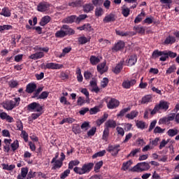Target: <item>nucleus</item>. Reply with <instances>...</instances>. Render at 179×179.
<instances>
[{
    "instance_id": "nucleus-1",
    "label": "nucleus",
    "mask_w": 179,
    "mask_h": 179,
    "mask_svg": "<svg viewBox=\"0 0 179 179\" xmlns=\"http://www.w3.org/2000/svg\"><path fill=\"white\" fill-rule=\"evenodd\" d=\"M29 111H36L38 113H32L31 117L32 120H37L38 117L43 115V106H41L37 102H32L27 106Z\"/></svg>"
},
{
    "instance_id": "nucleus-2",
    "label": "nucleus",
    "mask_w": 179,
    "mask_h": 179,
    "mask_svg": "<svg viewBox=\"0 0 179 179\" xmlns=\"http://www.w3.org/2000/svg\"><path fill=\"white\" fill-rule=\"evenodd\" d=\"M93 167H94V164L90 162L87 164H84L81 168L76 166L73 169V171L74 173H76V174L83 176V174H89V172L91 170H93Z\"/></svg>"
},
{
    "instance_id": "nucleus-3",
    "label": "nucleus",
    "mask_w": 179,
    "mask_h": 179,
    "mask_svg": "<svg viewBox=\"0 0 179 179\" xmlns=\"http://www.w3.org/2000/svg\"><path fill=\"white\" fill-rule=\"evenodd\" d=\"M19 103H20V97L14 98V101H6V102L3 103L2 106L5 110L10 111L13 110L15 107H17V106H19Z\"/></svg>"
},
{
    "instance_id": "nucleus-4",
    "label": "nucleus",
    "mask_w": 179,
    "mask_h": 179,
    "mask_svg": "<svg viewBox=\"0 0 179 179\" xmlns=\"http://www.w3.org/2000/svg\"><path fill=\"white\" fill-rule=\"evenodd\" d=\"M150 169V165L148 162H141L134 166L131 171L136 173H142V171H148Z\"/></svg>"
},
{
    "instance_id": "nucleus-5",
    "label": "nucleus",
    "mask_w": 179,
    "mask_h": 179,
    "mask_svg": "<svg viewBox=\"0 0 179 179\" xmlns=\"http://www.w3.org/2000/svg\"><path fill=\"white\" fill-rule=\"evenodd\" d=\"M50 51V48L48 47L46 48H41V52H37L34 54H32L29 56L30 59H34L36 61L37 59H41V58H44L45 55L44 52H48Z\"/></svg>"
},
{
    "instance_id": "nucleus-6",
    "label": "nucleus",
    "mask_w": 179,
    "mask_h": 179,
    "mask_svg": "<svg viewBox=\"0 0 179 179\" xmlns=\"http://www.w3.org/2000/svg\"><path fill=\"white\" fill-rule=\"evenodd\" d=\"M62 68H64L63 64L54 62L47 63L44 66V69H62Z\"/></svg>"
},
{
    "instance_id": "nucleus-7",
    "label": "nucleus",
    "mask_w": 179,
    "mask_h": 179,
    "mask_svg": "<svg viewBox=\"0 0 179 179\" xmlns=\"http://www.w3.org/2000/svg\"><path fill=\"white\" fill-rule=\"evenodd\" d=\"M106 65V62H102L101 64H99L96 66L97 72H99V73H100V75H103V73H106V72H107V71H108V69H107Z\"/></svg>"
},
{
    "instance_id": "nucleus-8",
    "label": "nucleus",
    "mask_w": 179,
    "mask_h": 179,
    "mask_svg": "<svg viewBox=\"0 0 179 179\" xmlns=\"http://www.w3.org/2000/svg\"><path fill=\"white\" fill-rule=\"evenodd\" d=\"M83 0H71L69 1L68 5L71 8H79L83 5Z\"/></svg>"
},
{
    "instance_id": "nucleus-9",
    "label": "nucleus",
    "mask_w": 179,
    "mask_h": 179,
    "mask_svg": "<svg viewBox=\"0 0 179 179\" xmlns=\"http://www.w3.org/2000/svg\"><path fill=\"white\" fill-rule=\"evenodd\" d=\"M36 89H37V85L34 83H31L27 85L25 92L26 93L31 94V93H34V92H36Z\"/></svg>"
},
{
    "instance_id": "nucleus-10",
    "label": "nucleus",
    "mask_w": 179,
    "mask_h": 179,
    "mask_svg": "<svg viewBox=\"0 0 179 179\" xmlns=\"http://www.w3.org/2000/svg\"><path fill=\"white\" fill-rule=\"evenodd\" d=\"M157 106L158 107L159 110H164V111H167L169 107H170V103L166 101H160Z\"/></svg>"
},
{
    "instance_id": "nucleus-11",
    "label": "nucleus",
    "mask_w": 179,
    "mask_h": 179,
    "mask_svg": "<svg viewBox=\"0 0 179 179\" xmlns=\"http://www.w3.org/2000/svg\"><path fill=\"white\" fill-rule=\"evenodd\" d=\"M136 84V80L132 79L131 80H125L122 83V86L124 89H131V86Z\"/></svg>"
},
{
    "instance_id": "nucleus-12",
    "label": "nucleus",
    "mask_w": 179,
    "mask_h": 179,
    "mask_svg": "<svg viewBox=\"0 0 179 179\" xmlns=\"http://www.w3.org/2000/svg\"><path fill=\"white\" fill-rule=\"evenodd\" d=\"M0 118L1 120H6L7 122H14L15 120L10 115H8V113L5 112L0 113Z\"/></svg>"
},
{
    "instance_id": "nucleus-13",
    "label": "nucleus",
    "mask_w": 179,
    "mask_h": 179,
    "mask_svg": "<svg viewBox=\"0 0 179 179\" xmlns=\"http://www.w3.org/2000/svg\"><path fill=\"white\" fill-rule=\"evenodd\" d=\"M138 61V57L136 55H133L130 56L129 59L127 60V66H134Z\"/></svg>"
},
{
    "instance_id": "nucleus-14",
    "label": "nucleus",
    "mask_w": 179,
    "mask_h": 179,
    "mask_svg": "<svg viewBox=\"0 0 179 179\" xmlns=\"http://www.w3.org/2000/svg\"><path fill=\"white\" fill-rule=\"evenodd\" d=\"M62 29L64 33H66V36H72L75 34V30L71 28L69 25H66V24L63 25Z\"/></svg>"
},
{
    "instance_id": "nucleus-15",
    "label": "nucleus",
    "mask_w": 179,
    "mask_h": 179,
    "mask_svg": "<svg viewBox=\"0 0 179 179\" xmlns=\"http://www.w3.org/2000/svg\"><path fill=\"white\" fill-rule=\"evenodd\" d=\"M163 55H166V50L160 51L159 50H155L152 52V58L153 59H157L159 57H162Z\"/></svg>"
},
{
    "instance_id": "nucleus-16",
    "label": "nucleus",
    "mask_w": 179,
    "mask_h": 179,
    "mask_svg": "<svg viewBox=\"0 0 179 179\" xmlns=\"http://www.w3.org/2000/svg\"><path fill=\"white\" fill-rule=\"evenodd\" d=\"M29 173V169L27 167H23L21 169V175L19 174L17 176V179H24L26 177H27V174Z\"/></svg>"
},
{
    "instance_id": "nucleus-17",
    "label": "nucleus",
    "mask_w": 179,
    "mask_h": 179,
    "mask_svg": "<svg viewBox=\"0 0 179 179\" xmlns=\"http://www.w3.org/2000/svg\"><path fill=\"white\" fill-rule=\"evenodd\" d=\"M146 16V13H145L143 10L141 11L140 14H138L135 20H134V23L136 24H138V23H141L142 20H143L144 17Z\"/></svg>"
},
{
    "instance_id": "nucleus-18",
    "label": "nucleus",
    "mask_w": 179,
    "mask_h": 179,
    "mask_svg": "<svg viewBox=\"0 0 179 179\" xmlns=\"http://www.w3.org/2000/svg\"><path fill=\"white\" fill-rule=\"evenodd\" d=\"M90 62L93 66L99 65L100 64V58L96 57L95 55H91L90 57Z\"/></svg>"
},
{
    "instance_id": "nucleus-19",
    "label": "nucleus",
    "mask_w": 179,
    "mask_h": 179,
    "mask_svg": "<svg viewBox=\"0 0 179 179\" xmlns=\"http://www.w3.org/2000/svg\"><path fill=\"white\" fill-rule=\"evenodd\" d=\"M176 43V37L173 36H168L164 41V45H169V44H174Z\"/></svg>"
},
{
    "instance_id": "nucleus-20",
    "label": "nucleus",
    "mask_w": 179,
    "mask_h": 179,
    "mask_svg": "<svg viewBox=\"0 0 179 179\" xmlns=\"http://www.w3.org/2000/svg\"><path fill=\"white\" fill-rule=\"evenodd\" d=\"M37 9L38 12H45L48 9V6L45 2H41L38 3Z\"/></svg>"
},
{
    "instance_id": "nucleus-21",
    "label": "nucleus",
    "mask_w": 179,
    "mask_h": 179,
    "mask_svg": "<svg viewBox=\"0 0 179 179\" xmlns=\"http://www.w3.org/2000/svg\"><path fill=\"white\" fill-rule=\"evenodd\" d=\"M51 22V17L48 15H45L43 17L41 20V22H39L40 26H45V24H48Z\"/></svg>"
},
{
    "instance_id": "nucleus-22",
    "label": "nucleus",
    "mask_w": 179,
    "mask_h": 179,
    "mask_svg": "<svg viewBox=\"0 0 179 179\" xmlns=\"http://www.w3.org/2000/svg\"><path fill=\"white\" fill-rule=\"evenodd\" d=\"M76 20V15H70L63 20L64 23H67L68 24H72L75 23Z\"/></svg>"
},
{
    "instance_id": "nucleus-23",
    "label": "nucleus",
    "mask_w": 179,
    "mask_h": 179,
    "mask_svg": "<svg viewBox=\"0 0 179 179\" xmlns=\"http://www.w3.org/2000/svg\"><path fill=\"white\" fill-rule=\"evenodd\" d=\"M124 47L125 43H124V41H120L116 44H115L113 50H115V51H120V50L124 49Z\"/></svg>"
},
{
    "instance_id": "nucleus-24",
    "label": "nucleus",
    "mask_w": 179,
    "mask_h": 179,
    "mask_svg": "<svg viewBox=\"0 0 179 179\" xmlns=\"http://www.w3.org/2000/svg\"><path fill=\"white\" fill-rule=\"evenodd\" d=\"M107 118H108V113H105L101 119H98L96 121V125L98 127H100L101 124H103V122H106V121H107Z\"/></svg>"
},
{
    "instance_id": "nucleus-25",
    "label": "nucleus",
    "mask_w": 179,
    "mask_h": 179,
    "mask_svg": "<svg viewBox=\"0 0 179 179\" xmlns=\"http://www.w3.org/2000/svg\"><path fill=\"white\" fill-rule=\"evenodd\" d=\"M0 15H1V16H4L5 17H10V15H12V13H10V10H9V8L4 7L2 8Z\"/></svg>"
},
{
    "instance_id": "nucleus-26",
    "label": "nucleus",
    "mask_w": 179,
    "mask_h": 179,
    "mask_svg": "<svg viewBox=\"0 0 179 179\" xmlns=\"http://www.w3.org/2000/svg\"><path fill=\"white\" fill-rule=\"evenodd\" d=\"M94 9V6L92 3H87L83 6V10L85 13H89V12H92Z\"/></svg>"
},
{
    "instance_id": "nucleus-27",
    "label": "nucleus",
    "mask_w": 179,
    "mask_h": 179,
    "mask_svg": "<svg viewBox=\"0 0 179 179\" xmlns=\"http://www.w3.org/2000/svg\"><path fill=\"white\" fill-rule=\"evenodd\" d=\"M55 37L57 38H64V37H66V34L64 31V29H62V27H61L60 30L57 31L55 34Z\"/></svg>"
},
{
    "instance_id": "nucleus-28",
    "label": "nucleus",
    "mask_w": 179,
    "mask_h": 179,
    "mask_svg": "<svg viewBox=\"0 0 179 179\" xmlns=\"http://www.w3.org/2000/svg\"><path fill=\"white\" fill-rule=\"evenodd\" d=\"M76 73L77 75V80L79 83H82L83 82V76H82V70L80 68L78 67L76 69Z\"/></svg>"
},
{
    "instance_id": "nucleus-29",
    "label": "nucleus",
    "mask_w": 179,
    "mask_h": 179,
    "mask_svg": "<svg viewBox=\"0 0 179 179\" xmlns=\"http://www.w3.org/2000/svg\"><path fill=\"white\" fill-rule=\"evenodd\" d=\"M63 162L59 159H56L52 167V170H57V169H61L62 167Z\"/></svg>"
},
{
    "instance_id": "nucleus-30",
    "label": "nucleus",
    "mask_w": 179,
    "mask_h": 179,
    "mask_svg": "<svg viewBox=\"0 0 179 179\" xmlns=\"http://www.w3.org/2000/svg\"><path fill=\"white\" fill-rule=\"evenodd\" d=\"M124 64V62H120L117 66L115 67V69L113 70L114 73L116 75H118L121 71H122V65Z\"/></svg>"
},
{
    "instance_id": "nucleus-31",
    "label": "nucleus",
    "mask_w": 179,
    "mask_h": 179,
    "mask_svg": "<svg viewBox=\"0 0 179 179\" xmlns=\"http://www.w3.org/2000/svg\"><path fill=\"white\" fill-rule=\"evenodd\" d=\"M139 113L137 110H132L130 113H128L126 115V118H129V120H134V118H136Z\"/></svg>"
},
{
    "instance_id": "nucleus-32",
    "label": "nucleus",
    "mask_w": 179,
    "mask_h": 179,
    "mask_svg": "<svg viewBox=\"0 0 179 179\" xmlns=\"http://www.w3.org/2000/svg\"><path fill=\"white\" fill-rule=\"evenodd\" d=\"M76 121V120L72 118V117H67V118H64L60 122L59 124L60 125H64V124L67 123V124H72L73 122H75Z\"/></svg>"
},
{
    "instance_id": "nucleus-33",
    "label": "nucleus",
    "mask_w": 179,
    "mask_h": 179,
    "mask_svg": "<svg viewBox=\"0 0 179 179\" xmlns=\"http://www.w3.org/2000/svg\"><path fill=\"white\" fill-rule=\"evenodd\" d=\"M132 163L133 162L131 160H129L126 162H124L122 164V169L124 170V171H127V170H129V167L132 166Z\"/></svg>"
},
{
    "instance_id": "nucleus-34",
    "label": "nucleus",
    "mask_w": 179,
    "mask_h": 179,
    "mask_svg": "<svg viewBox=\"0 0 179 179\" xmlns=\"http://www.w3.org/2000/svg\"><path fill=\"white\" fill-rule=\"evenodd\" d=\"M133 29L135 30L136 33H138V34H145V29L141 25L134 27Z\"/></svg>"
},
{
    "instance_id": "nucleus-35",
    "label": "nucleus",
    "mask_w": 179,
    "mask_h": 179,
    "mask_svg": "<svg viewBox=\"0 0 179 179\" xmlns=\"http://www.w3.org/2000/svg\"><path fill=\"white\" fill-rule=\"evenodd\" d=\"M116 34L117 36H122V37H127V36H135V34H136V33L124 32L121 31H116Z\"/></svg>"
},
{
    "instance_id": "nucleus-36",
    "label": "nucleus",
    "mask_w": 179,
    "mask_h": 179,
    "mask_svg": "<svg viewBox=\"0 0 179 179\" xmlns=\"http://www.w3.org/2000/svg\"><path fill=\"white\" fill-rule=\"evenodd\" d=\"M136 127L140 129H145V128H148V124H146V122L140 120L136 122Z\"/></svg>"
},
{
    "instance_id": "nucleus-37",
    "label": "nucleus",
    "mask_w": 179,
    "mask_h": 179,
    "mask_svg": "<svg viewBox=\"0 0 179 179\" xmlns=\"http://www.w3.org/2000/svg\"><path fill=\"white\" fill-rule=\"evenodd\" d=\"M152 101V96L150 95H145L142 98L141 104H148Z\"/></svg>"
},
{
    "instance_id": "nucleus-38",
    "label": "nucleus",
    "mask_w": 179,
    "mask_h": 179,
    "mask_svg": "<svg viewBox=\"0 0 179 179\" xmlns=\"http://www.w3.org/2000/svg\"><path fill=\"white\" fill-rule=\"evenodd\" d=\"M80 164V162L78 159L72 160L69 163V169L72 170L74 166H79Z\"/></svg>"
},
{
    "instance_id": "nucleus-39",
    "label": "nucleus",
    "mask_w": 179,
    "mask_h": 179,
    "mask_svg": "<svg viewBox=\"0 0 179 179\" xmlns=\"http://www.w3.org/2000/svg\"><path fill=\"white\" fill-rule=\"evenodd\" d=\"M19 85V82L16 80H11L8 82V86L10 89H15Z\"/></svg>"
},
{
    "instance_id": "nucleus-40",
    "label": "nucleus",
    "mask_w": 179,
    "mask_h": 179,
    "mask_svg": "<svg viewBox=\"0 0 179 179\" xmlns=\"http://www.w3.org/2000/svg\"><path fill=\"white\" fill-rule=\"evenodd\" d=\"M16 125L18 131H22L21 135H26V132L23 131V123L22 122V121L20 120L17 121L16 123Z\"/></svg>"
},
{
    "instance_id": "nucleus-41",
    "label": "nucleus",
    "mask_w": 179,
    "mask_h": 179,
    "mask_svg": "<svg viewBox=\"0 0 179 179\" xmlns=\"http://www.w3.org/2000/svg\"><path fill=\"white\" fill-rule=\"evenodd\" d=\"M104 14V10H103L101 7H97L95 9V16L97 17H100V16H103Z\"/></svg>"
},
{
    "instance_id": "nucleus-42",
    "label": "nucleus",
    "mask_w": 179,
    "mask_h": 179,
    "mask_svg": "<svg viewBox=\"0 0 179 179\" xmlns=\"http://www.w3.org/2000/svg\"><path fill=\"white\" fill-rule=\"evenodd\" d=\"M72 131L76 135L80 134V126L78 124H73Z\"/></svg>"
},
{
    "instance_id": "nucleus-43",
    "label": "nucleus",
    "mask_w": 179,
    "mask_h": 179,
    "mask_svg": "<svg viewBox=\"0 0 179 179\" xmlns=\"http://www.w3.org/2000/svg\"><path fill=\"white\" fill-rule=\"evenodd\" d=\"M159 2L166 5L167 9H171V3H173V0H159Z\"/></svg>"
},
{
    "instance_id": "nucleus-44",
    "label": "nucleus",
    "mask_w": 179,
    "mask_h": 179,
    "mask_svg": "<svg viewBox=\"0 0 179 179\" xmlns=\"http://www.w3.org/2000/svg\"><path fill=\"white\" fill-rule=\"evenodd\" d=\"M128 111H131V107L129 106L121 110L120 112L117 114V117H124V115H125Z\"/></svg>"
},
{
    "instance_id": "nucleus-45",
    "label": "nucleus",
    "mask_w": 179,
    "mask_h": 179,
    "mask_svg": "<svg viewBox=\"0 0 179 179\" xmlns=\"http://www.w3.org/2000/svg\"><path fill=\"white\" fill-rule=\"evenodd\" d=\"M106 155V150L99 151L92 155V159H97V157H103Z\"/></svg>"
},
{
    "instance_id": "nucleus-46",
    "label": "nucleus",
    "mask_w": 179,
    "mask_h": 179,
    "mask_svg": "<svg viewBox=\"0 0 179 179\" xmlns=\"http://www.w3.org/2000/svg\"><path fill=\"white\" fill-rule=\"evenodd\" d=\"M49 94H50V92H48L47 91H43L39 95L38 99H39V100H45V99L48 98Z\"/></svg>"
},
{
    "instance_id": "nucleus-47",
    "label": "nucleus",
    "mask_w": 179,
    "mask_h": 179,
    "mask_svg": "<svg viewBox=\"0 0 179 179\" xmlns=\"http://www.w3.org/2000/svg\"><path fill=\"white\" fill-rule=\"evenodd\" d=\"M78 41L79 44L83 45L86 44V43H87L88 41H90V40H88L87 38H86V36H80L78 38Z\"/></svg>"
},
{
    "instance_id": "nucleus-48",
    "label": "nucleus",
    "mask_w": 179,
    "mask_h": 179,
    "mask_svg": "<svg viewBox=\"0 0 179 179\" xmlns=\"http://www.w3.org/2000/svg\"><path fill=\"white\" fill-rule=\"evenodd\" d=\"M13 27L12 25L6 24V25H0V32L4 31V30H12Z\"/></svg>"
},
{
    "instance_id": "nucleus-49",
    "label": "nucleus",
    "mask_w": 179,
    "mask_h": 179,
    "mask_svg": "<svg viewBox=\"0 0 179 179\" xmlns=\"http://www.w3.org/2000/svg\"><path fill=\"white\" fill-rule=\"evenodd\" d=\"M10 146L13 152L17 150L19 148V141L17 140L14 141V142L11 143Z\"/></svg>"
},
{
    "instance_id": "nucleus-50",
    "label": "nucleus",
    "mask_w": 179,
    "mask_h": 179,
    "mask_svg": "<svg viewBox=\"0 0 179 179\" xmlns=\"http://www.w3.org/2000/svg\"><path fill=\"white\" fill-rule=\"evenodd\" d=\"M103 161H99V162H97L95 166H94V171L95 173H99L100 169H101V167H103Z\"/></svg>"
},
{
    "instance_id": "nucleus-51",
    "label": "nucleus",
    "mask_w": 179,
    "mask_h": 179,
    "mask_svg": "<svg viewBox=\"0 0 179 179\" xmlns=\"http://www.w3.org/2000/svg\"><path fill=\"white\" fill-rule=\"evenodd\" d=\"M177 69V67L175 65L171 66L166 72V75H170L174 72H176V70Z\"/></svg>"
},
{
    "instance_id": "nucleus-52",
    "label": "nucleus",
    "mask_w": 179,
    "mask_h": 179,
    "mask_svg": "<svg viewBox=\"0 0 179 179\" xmlns=\"http://www.w3.org/2000/svg\"><path fill=\"white\" fill-rule=\"evenodd\" d=\"M69 174H71V170L69 169L60 174V178L65 179L68 176H69Z\"/></svg>"
},
{
    "instance_id": "nucleus-53",
    "label": "nucleus",
    "mask_w": 179,
    "mask_h": 179,
    "mask_svg": "<svg viewBox=\"0 0 179 179\" xmlns=\"http://www.w3.org/2000/svg\"><path fill=\"white\" fill-rule=\"evenodd\" d=\"M81 93H83V94H85V96H86V103H90V99H89V91H87V89L83 88L81 90Z\"/></svg>"
},
{
    "instance_id": "nucleus-54",
    "label": "nucleus",
    "mask_w": 179,
    "mask_h": 179,
    "mask_svg": "<svg viewBox=\"0 0 179 179\" xmlns=\"http://www.w3.org/2000/svg\"><path fill=\"white\" fill-rule=\"evenodd\" d=\"M165 55H168V58H176L177 57V53L174 52H171L170 50H165Z\"/></svg>"
},
{
    "instance_id": "nucleus-55",
    "label": "nucleus",
    "mask_w": 179,
    "mask_h": 179,
    "mask_svg": "<svg viewBox=\"0 0 179 179\" xmlns=\"http://www.w3.org/2000/svg\"><path fill=\"white\" fill-rule=\"evenodd\" d=\"M105 100L108 108H113V98L107 97Z\"/></svg>"
},
{
    "instance_id": "nucleus-56",
    "label": "nucleus",
    "mask_w": 179,
    "mask_h": 179,
    "mask_svg": "<svg viewBox=\"0 0 179 179\" xmlns=\"http://www.w3.org/2000/svg\"><path fill=\"white\" fill-rule=\"evenodd\" d=\"M93 76V74L89 71H86L84 72V78L85 80H90Z\"/></svg>"
},
{
    "instance_id": "nucleus-57",
    "label": "nucleus",
    "mask_w": 179,
    "mask_h": 179,
    "mask_svg": "<svg viewBox=\"0 0 179 179\" xmlns=\"http://www.w3.org/2000/svg\"><path fill=\"white\" fill-rule=\"evenodd\" d=\"M153 17H148L143 21V24H152L153 23Z\"/></svg>"
},
{
    "instance_id": "nucleus-58",
    "label": "nucleus",
    "mask_w": 179,
    "mask_h": 179,
    "mask_svg": "<svg viewBox=\"0 0 179 179\" xmlns=\"http://www.w3.org/2000/svg\"><path fill=\"white\" fill-rule=\"evenodd\" d=\"M85 103H86V100H85V98L82 96H79L77 100L78 106H80V107H82V106H83Z\"/></svg>"
},
{
    "instance_id": "nucleus-59",
    "label": "nucleus",
    "mask_w": 179,
    "mask_h": 179,
    "mask_svg": "<svg viewBox=\"0 0 179 179\" xmlns=\"http://www.w3.org/2000/svg\"><path fill=\"white\" fill-rule=\"evenodd\" d=\"M165 129H162L160 127L157 126L154 129V134H164Z\"/></svg>"
},
{
    "instance_id": "nucleus-60",
    "label": "nucleus",
    "mask_w": 179,
    "mask_h": 179,
    "mask_svg": "<svg viewBox=\"0 0 179 179\" xmlns=\"http://www.w3.org/2000/svg\"><path fill=\"white\" fill-rule=\"evenodd\" d=\"M141 152V148H136L133 150L128 155L129 157H134L136 155V153H139Z\"/></svg>"
},
{
    "instance_id": "nucleus-61",
    "label": "nucleus",
    "mask_w": 179,
    "mask_h": 179,
    "mask_svg": "<svg viewBox=\"0 0 179 179\" xmlns=\"http://www.w3.org/2000/svg\"><path fill=\"white\" fill-rule=\"evenodd\" d=\"M129 12H131V10H129L128 8H122V13L124 17H128V16H129Z\"/></svg>"
},
{
    "instance_id": "nucleus-62",
    "label": "nucleus",
    "mask_w": 179,
    "mask_h": 179,
    "mask_svg": "<svg viewBox=\"0 0 179 179\" xmlns=\"http://www.w3.org/2000/svg\"><path fill=\"white\" fill-rule=\"evenodd\" d=\"M36 176V173L33 172V171L30 170L27 176V179L35 178Z\"/></svg>"
},
{
    "instance_id": "nucleus-63",
    "label": "nucleus",
    "mask_w": 179,
    "mask_h": 179,
    "mask_svg": "<svg viewBox=\"0 0 179 179\" xmlns=\"http://www.w3.org/2000/svg\"><path fill=\"white\" fill-rule=\"evenodd\" d=\"M168 135H178V129H170L167 131Z\"/></svg>"
},
{
    "instance_id": "nucleus-64",
    "label": "nucleus",
    "mask_w": 179,
    "mask_h": 179,
    "mask_svg": "<svg viewBox=\"0 0 179 179\" xmlns=\"http://www.w3.org/2000/svg\"><path fill=\"white\" fill-rule=\"evenodd\" d=\"M90 128V124L88 122H85L81 125V129H85V131H87Z\"/></svg>"
}]
</instances>
